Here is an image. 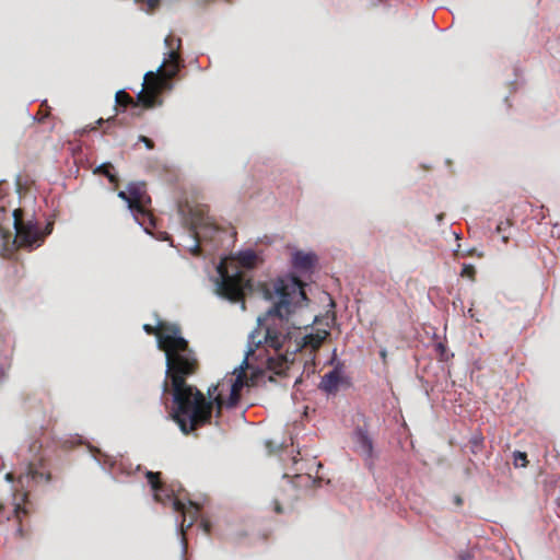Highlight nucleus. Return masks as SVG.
<instances>
[{
	"label": "nucleus",
	"mask_w": 560,
	"mask_h": 560,
	"mask_svg": "<svg viewBox=\"0 0 560 560\" xmlns=\"http://www.w3.org/2000/svg\"><path fill=\"white\" fill-rule=\"evenodd\" d=\"M272 289L278 300L262 317H258V326L249 335L248 354L254 353L262 343L273 349L277 358H269V368L280 373L293 362L296 352L304 348L313 351L319 349L328 332L324 331V335L301 332V323L294 317L307 301V296L304 283L298 277L278 278L272 283Z\"/></svg>",
	"instance_id": "obj_1"
},
{
	"label": "nucleus",
	"mask_w": 560,
	"mask_h": 560,
	"mask_svg": "<svg viewBox=\"0 0 560 560\" xmlns=\"http://www.w3.org/2000/svg\"><path fill=\"white\" fill-rule=\"evenodd\" d=\"M148 335L155 336L159 350L165 353L166 378L171 381L174 409L172 419L180 430L202 423L209 416V406L205 405L202 393L186 380L199 370L196 352L183 337L177 324L159 322L156 326L143 325ZM164 393L168 390L167 380L163 383Z\"/></svg>",
	"instance_id": "obj_2"
},
{
	"label": "nucleus",
	"mask_w": 560,
	"mask_h": 560,
	"mask_svg": "<svg viewBox=\"0 0 560 560\" xmlns=\"http://www.w3.org/2000/svg\"><path fill=\"white\" fill-rule=\"evenodd\" d=\"M167 51L164 54V60L158 70L149 71L144 74L143 89L138 94L139 101L145 107L161 105L160 94L172 88V79L176 77L180 68L184 67V60L180 56L182 39L174 34H168L164 39Z\"/></svg>",
	"instance_id": "obj_3"
},
{
	"label": "nucleus",
	"mask_w": 560,
	"mask_h": 560,
	"mask_svg": "<svg viewBox=\"0 0 560 560\" xmlns=\"http://www.w3.org/2000/svg\"><path fill=\"white\" fill-rule=\"evenodd\" d=\"M234 260L237 262V266L232 271L229 270L225 261H221L218 266L217 293L232 303L242 302L243 308H245L244 290L250 289L252 283L246 273L240 270L238 267L245 269L254 268L258 256L254 250L247 249L240 252L234 257Z\"/></svg>",
	"instance_id": "obj_4"
},
{
	"label": "nucleus",
	"mask_w": 560,
	"mask_h": 560,
	"mask_svg": "<svg viewBox=\"0 0 560 560\" xmlns=\"http://www.w3.org/2000/svg\"><path fill=\"white\" fill-rule=\"evenodd\" d=\"M247 384V375L245 368L241 365L235 369L233 374L225 376L218 384L208 388L209 400L203 397L205 405L209 406V416L202 423L194 424L192 428H186L187 431L180 430L184 434H189L196 429L211 423L212 411L215 409L217 417L221 416L223 407L232 408L237 405L241 398V390ZM202 396H205L202 394Z\"/></svg>",
	"instance_id": "obj_5"
},
{
	"label": "nucleus",
	"mask_w": 560,
	"mask_h": 560,
	"mask_svg": "<svg viewBox=\"0 0 560 560\" xmlns=\"http://www.w3.org/2000/svg\"><path fill=\"white\" fill-rule=\"evenodd\" d=\"M51 475L48 471H40L35 464H28L24 474L18 478V487L14 490L12 504L14 506V517L19 522L18 532L23 535L22 522L33 512V504L30 501V489L33 483H48Z\"/></svg>",
	"instance_id": "obj_6"
},
{
	"label": "nucleus",
	"mask_w": 560,
	"mask_h": 560,
	"mask_svg": "<svg viewBox=\"0 0 560 560\" xmlns=\"http://www.w3.org/2000/svg\"><path fill=\"white\" fill-rule=\"evenodd\" d=\"M145 478L154 492V499L156 501L165 503V499H167L172 502L173 510L182 513L183 521L180 523V530L184 534L185 527H191L197 520L199 506L189 501V508L187 509L182 501L174 498L173 494H168L166 485L161 480V472L147 471Z\"/></svg>",
	"instance_id": "obj_7"
},
{
	"label": "nucleus",
	"mask_w": 560,
	"mask_h": 560,
	"mask_svg": "<svg viewBox=\"0 0 560 560\" xmlns=\"http://www.w3.org/2000/svg\"><path fill=\"white\" fill-rule=\"evenodd\" d=\"M14 229L16 232L14 243L19 248L30 250L42 246L45 237L52 232L54 223L48 222L44 230L33 220L24 221L23 210L13 211Z\"/></svg>",
	"instance_id": "obj_8"
},
{
	"label": "nucleus",
	"mask_w": 560,
	"mask_h": 560,
	"mask_svg": "<svg viewBox=\"0 0 560 560\" xmlns=\"http://www.w3.org/2000/svg\"><path fill=\"white\" fill-rule=\"evenodd\" d=\"M194 229L191 234L196 241V244L190 248L192 255L198 256L201 253L200 244L203 240H209L214 243L215 246L222 245L228 241L233 242L236 232H230L229 230L221 229L212 223L203 222L202 215L194 213L191 222Z\"/></svg>",
	"instance_id": "obj_9"
},
{
	"label": "nucleus",
	"mask_w": 560,
	"mask_h": 560,
	"mask_svg": "<svg viewBox=\"0 0 560 560\" xmlns=\"http://www.w3.org/2000/svg\"><path fill=\"white\" fill-rule=\"evenodd\" d=\"M118 197L128 203V208L136 214V218L140 217L152 222L153 217L147 208V205L151 202V198L148 196L144 186L138 184H129L127 190H120Z\"/></svg>",
	"instance_id": "obj_10"
},
{
	"label": "nucleus",
	"mask_w": 560,
	"mask_h": 560,
	"mask_svg": "<svg viewBox=\"0 0 560 560\" xmlns=\"http://www.w3.org/2000/svg\"><path fill=\"white\" fill-rule=\"evenodd\" d=\"M330 363L334 368L322 376L318 388L326 394L335 395L341 386H349L350 381L345 374L343 362L336 361L334 358Z\"/></svg>",
	"instance_id": "obj_11"
},
{
	"label": "nucleus",
	"mask_w": 560,
	"mask_h": 560,
	"mask_svg": "<svg viewBox=\"0 0 560 560\" xmlns=\"http://www.w3.org/2000/svg\"><path fill=\"white\" fill-rule=\"evenodd\" d=\"M316 260L317 257L315 254L296 252L293 254L292 264L298 270L308 271L314 267Z\"/></svg>",
	"instance_id": "obj_12"
},
{
	"label": "nucleus",
	"mask_w": 560,
	"mask_h": 560,
	"mask_svg": "<svg viewBox=\"0 0 560 560\" xmlns=\"http://www.w3.org/2000/svg\"><path fill=\"white\" fill-rule=\"evenodd\" d=\"M355 443L358 445L360 454L364 456L366 459H372L373 443L364 430L358 429L355 431Z\"/></svg>",
	"instance_id": "obj_13"
},
{
	"label": "nucleus",
	"mask_w": 560,
	"mask_h": 560,
	"mask_svg": "<svg viewBox=\"0 0 560 560\" xmlns=\"http://www.w3.org/2000/svg\"><path fill=\"white\" fill-rule=\"evenodd\" d=\"M116 106L121 107L124 110L128 107H131L132 109H139V105L147 108L137 97V101H133V98L124 90H120L115 95Z\"/></svg>",
	"instance_id": "obj_14"
},
{
	"label": "nucleus",
	"mask_w": 560,
	"mask_h": 560,
	"mask_svg": "<svg viewBox=\"0 0 560 560\" xmlns=\"http://www.w3.org/2000/svg\"><path fill=\"white\" fill-rule=\"evenodd\" d=\"M114 170L113 164L110 163H103L100 166H97L94 171L95 174H102L106 176L110 184L118 186L119 178L116 174H114L112 171Z\"/></svg>",
	"instance_id": "obj_15"
},
{
	"label": "nucleus",
	"mask_w": 560,
	"mask_h": 560,
	"mask_svg": "<svg viewBox=\"0 0 560 560\" xmlns=\"http://www.w3.org/2000/svg\"><path fill=\"white\" fill-rule=\"evenodd\" d=\"M117 122L116 117H109L106 120L103 118H100L96 124L98 126H102L103 124H106V127L103 130L104 135H114L113 126H115Z\"/></svg>",
	"instance_id": "obj_16"
},
{
	"label": "nucleus",
	"mask_w": 560,
	"mask_h": 560,
	"mask_svg": "<svg viewBox=\"0 0 560 560\" xmlns=\"http://www.w3.org/2000/svg\"><path fill=\"white\" fill-rule=\"evenodd\" d=\"M513 464L515 465V467H526L528 464L526 453L520 451L514 452Z\"/></svg>",
	"instance_id": "obj_17"
},
{
	"label": "nucleus",
	"mask_w": 560,
	"mask_h": 560,
	"mask_svg": "<svg viewBox=\"0 0 560 560\" xmlns=\"http://www.w3.org/2000/svg\"><path fill=\"white\" fill-rule=\"evenodd\" d=\"M475 275H476V269L472 265H464L463 266V269H462V272H460V276L464 277V278H468L470 280H474L475 279Z\"/></svg>",
	"instance_id": "obj_18"
},
{
	"label": "nucleus",
	"mask_w": 560,
	"mask_h": 560,
	"mask_svg": "<svg viewBox=\"0 0 560 560\" xmlns=\"http://www.w3.org/2000/svg\"><path fill=\"white\" fill-rule=\"evenodd\" d=\"M510 226V221L500 222L497 226V232L502 234V242L506 244L509 242V236L504 234L505 230Z\"/></svg>",
	"instance_id": "obj_19"
},
{
	"label": "nucleus",
	"mask_w": 560,
	"mask_h": 560,
	"mask_svg": "<svg viewBox=\"0 0 560 560\" xmlns=\"http://www.w3.org/2000/svg\"><path fill=\"white\" fill-rule=\"evenodd\" d=\"M48 115H49V110H48L47 102H44L40 105V109L37 113V115L35 116V118L38 119V121H43L44 118H46Z\"/></svg>",
	"instance_id": "obj_20"
},
{
	"label": "nucleus",
	"mask_w": 560,
	"mask_h": 560,
	"mask_svg": "<svg viewBox=\"0 0 560 560\" xmlns=\"http://www.w3.org/2000/svg\"><path fill=\"white\" fill-rule=\"evenodd\" d=\"M139 141H140V142H142V143H144V145H145L149 150H152V149L154 148V142H153L150 138H148V137H145V136H140V137H139Z\"/></svg>",
	"instance_id": "obj_21"
},
{
	"label": "nucleus",
	"mask_w": 560,
	"mask_h": 560,
	"mask_svg": "<svg viewBox=\"0 0 560 560\" xmlns=\"http://www.w3.org/2000/svg\"><path fill=\"white\" fill-rule=\"evenodd\" d=\"M482 438L481 436H475L471 439L470 443L475 446V447H479L482 445Z\"/></svg>",
	"instance_id": "obj_22"
},
{
	"label": "nucleus",
	"mask_w": 560,
	"mask_h": 560,
	"mask_svg": "<svg viewBox=\"0 0 560 560\" xmlns=\"http://www.w3.org/2000/svg\"><path fill=\"white\" fill-rule=\"evenodd\" d=\"M160 0H148L147 4L150 11H153L155 8H158Z\"/></svg>",
	"instance_id": "obj_23"
},
{
	"label": "nucleus",
	"mask_w": 560,
	"mask_h": 560,
	"mask_svg": "<svg viewBox=\"0 0 560 560\" xmlns=\"http://www.w3.org/2000/svg\"><path fill=\"white\" fill-rule=\"evenodd\" d=\"M201 525H202V528H203L205 533L206 534H210V529H211L210 523L208 521H202Z\"/></svg>",
	"instance_id": "obj_24"
},
{
	"label": "nucleus",
	"mask_w": 560,
	"mask_h": 560,
	"mask_svg": "<svg viewBox=\"0 0 560 560\" xmlns=\"http://www.w3.org/2000/svg\"><path fill=\"white\" fill-rule=\"evenodd\" d=\"M275 511H276L278 514L282 513V506L280 505V503H279V502H276V504H275Z\"/></svg>",
	"instance_id": "obj_25"
},
{
	"label": "nucleus",
	"mask_w": 560,
	"mask_h": 560,
	"mask_svg": "<svg viewBox=\"0 0 560 560\" xmlns=\"http://www.w3.org/2000/svg\"><path fill=\"white\" fill-rule=\"evenodd\" d=\"M5 480H8L10 482L14 481V475L12 472H8L5 475Z\"/></svg>",
	"instance_id": "obj_26"
},
{
	"label": "nucleus",
	"mask_w": 560,
	"mask_h": 560,
	"mask_svg": "<svg viewBox=\"0 0 560 560\" xmlns=\"http://www.w3.org/2000/svg\"><path fill=\"white\" fill-rule=\"evenodd\" d=\"M443 219H444V214L443 213H440V214L436 215V220L439 222H441Z\"/></svg>",
	"instance_id": "obj_27"
},
{
	"label": "nucleus",
	"mask_w": 560,
	"mask_h": 560,
	"mask_svg": "<svg viewBox=\"0 0 560 560\" xmlns=\"http://www.w3.org/2000/svg\"><path fill=\"white\" fill-rule=\"evenodd\" d=\"M438 348L440 349V351H444V346L442 343H439Z\"/></svg>",
	"instance_id": "obj_28"
},
{
	"label": "nucleus",
	"mask_w": 560,
	"mask_h": 560,
	"mask_svg": "<svg viewBox=\"0 0 560 560\" xmlns=\"http://www.w3.org/2000/svg\"><path fill=\"white\" fill-rule=\"evenodd\" d=\"M456 504H462V499L460 498H456Z\"/></svg>",
	"instance_id": "obj_29"
},
{
	"label": "nucleus",
	"mask_w": 560,
	"mask_h": 560,
	"mask_svg": "<svg viewBox=\"0 0 560 560\" xmlns=\"http://www.w3.org/2000/svg\"><path fill=\"white\" fill-rule=\"evenodd\" d=\"M4 508V505L2 503H0V511H2Z\"/></svg>",
	"instance_id": "obj_30"
}]
</instances>
